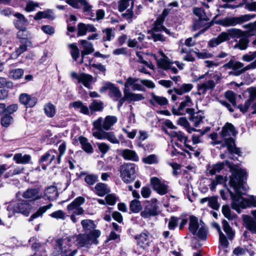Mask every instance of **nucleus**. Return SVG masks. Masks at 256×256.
<instances>
[{
	"instance_id": "1",
	"label": "nucleus",
	"mask_w": 256,
	"mask_h": 256,
	"mask_svg": "<svg viewBox=\"0 0 256 256\" xmlns=\"http://www.w3.org/2000/svg\"><path fill=\"white\" fill-rule=\"evenodd\" d=\"M101 232L99 230H94L88 234H79L65 238L58 239L56 241L52 256H74L76 250L71 252V244H74L79 248L91 245L98 244V238L100 236Z\"/></svg>"
},
{
	"instance_id": "2",
	"label": "nucleus",
	"mask_w": 256,
	"mask_h": 256,
	"mask_svg": "<svg viewBox=\"0 0 256 256\" xmlns=\"http://www.w3.org/2000/svg\"><path fill=\"white\" fill-rule=\"evenodd\" d=\"M246 179V173L245 170L238 168L232 172L230 180V184L233 188L236 194L228 190L232 200V207L238 213H240V208H245L250 206L256 207V200L254 196H250L248 199L241 196L242 193L240 192L243 189L244 183Z\"/></svg>"
},
{
	"instance_id": "3",
	"label": "nucleus",
	"mask_w": 256,
	"mask_h": 256,
	"mask_svg": "<svg viewBox=\"0 0 256 256\" xmlns=\"http://www.w3.org/2000/svg\"><path fill=\"white\" fill-rule=\"evenodd\" d=\"M236 134L234 126L230 123L227 122L223 126L221 132V136L224 138V143L227 146L228 150L230 152H234L239 154L240 150L235 146L234 140L232 138H226L227 136H235Z\"/></svg>"
},
{
	"instance_id": "4",
	"label": "nucleus",
	"mask_w": 256,
	"mask_h": 256,
	"mask_svg": "<svg viewBox=\"0 0 256 256\" xmlns=\"http://www.w3.org/2000/svg\"><path fill=\"white\" fill-rule=\"evenodd\" d=\"M222 68L225 70H232L228 72L229 75L238 76L247 70L256 68V59L246 66L240 62L230 60L222 66Z\"/></svg>"
},
{
	"instance_id": "5",
	"label": "nucleus",
	"mask_w": 256,
	"mask_h": 256,
	"mask_svg": "<svg viewBox=\"0 0 256 256\" xmlns=\"http://www.w3.org/2000/svg\"><path fill=\"white\" fill-rule=\"evenodd\" d=\"M245 35V32L240 29L232 28L226 32H222L217 38L212 39L208 42L210 47H215L221 43L232 38H238Z\"/></svg>"
},
{
	"instance_id": "6",
	"label": "nucleus",
	"mask_w": 256,
	"mask_h": 256,
	"mask_svg": "<svg viewBox=\"0 0 256 256\" xmlns=\"http://www.w3.org/2000/svg\"><path fill=\"white\" fill-rule=\"evenodd\" d=\"M163 19L162 18H158L154 22V26L151 30L148 32V36L146 38L148 40H152L154 42L158 41L164 42L166 38L162 34V32L169 34L170 30L162 26Z\"/></svg>"
},
{
	"instance_id": "7",
	"label": "nucleus",
	"mask_w": 256,
	"mask_h": 256,
	"mask_svg": "<svg viewBox=\"0 0 256 256\" xmlns=\"http://www.w3.org/2000/svg\"><path fill=\"white\" fill-rule=\"evenodd\" d=\"M66 150V144L62 142L58 146V152L55 150H48L45 154L42 156L40 162H46V164H50L54 162V164H60L62 156L65 154Z\"/></svg>"
},
{
	"instance_id": "8",
	"label": "nucleus",
	"mask_w": 256,
	"mask_h": 256,
	"mask_svg": "<svg viewBox=\"0 0 256 256\" xmlns=\"http://www.w3.org/2000/svg\"><path fill=\"white\" fill-rule=\"evenodd\" d=\"M188 230L200 239H204L206 236L207 231L204 222L194 216H190Z\"/></svg>"
},
{
	"instance_id": "9",
	"label": "nucleus",
	"mask_w": 256,
	"mask_h": 256,
	"mask_svg": "<svg viewBox=\"0 0 256 256\" xmlns=\"http://www.w3.org/2000/svg\"><path fill=\"white\" fill-rule=\"evenodd\" d=\"M136 166L133 163H124L120 166V176L122 181L129 184L133 182L136 178Z\"/></svg>"
},
{
	"instance_id": "10",
	"label": "nucleus",
	"mask_w": 256,
	"mask_h": 256,
	"mask_svg": "<svg viewBox=\"0 0 256 256\" xmlns=\"http://www.w3.org/2000/svg\"><path fill=\"white\" fill-rule=\"evenodd\" d=\"M32 208L31 206L26 202H12L8 204L7 207L8 216L11 218L16 213H20L28 216Z\"/></svg>"
},
{
	"instance_id": "11",
	"label": "nucleus",
	"mask_w": 256,
	"mask_h": 256,
	"mask_svg": "<svg viewBox=\"0 0 256 256\" xmlns=\"http://www.w3.org/2000/svg\"><path fill=\"white\" fill-rule=\"evenodd\" d=\"M256 16V14H246L238 17H226L220 20L218 24L225 27L234 26L248 22Z\"/></svg>"
},
{
	"instance_id": "12",
	"label": "nucleus",
	"mask_w": 256,
	"mask_h": 256,
	"mask_svg": "<svg viewBox=\"0 0 256 256\" xmlns=\"http://www.w3.org/2000/svg\"><path fill=\"white\" fill-rule=\"evenodd\" d=\"M106 90H108L109 96L114 101H118L122 96L120 88L110 82H104L102 86L100 89V92L102 93Z\"/></svg>"
},
{
	"instance_id": "13",
	"label": "nucleus",
	"mask_w": 256,
	"mask_h": 256,
	"mask_svg": "<svg viewBox=\"0 0 256 256\" xmlns=\"http://www.w3.org/2000/svg\"><path fill=\"white\" fill-rule=\"evenodd\" d=\"M182 102L180 103L177 108H172V113L175 116L184 115L186 113V109L188 107L192 106L194 105L190 97L186 95L182 98Z\"/></svg>"
},
{
	"instance_id": "14",
	"label": "nucleus",
	"mask_w": 256,
	"mask_h": 256,
	"mask_svg": "<svg viewBox=\"0 0 256 256\" xmlns=\"http://www.w3.org/2000/svg\"><path fill=\"white\" fill-rule=\"evenodd\" d=\"M85 202V199L82 196H78L75 198L70 204L68 205L66 208L69 212L76 215H80L84 213L83 208L80 206Z\"/></svg>"
},
{
	"instance_id": "15",
	"label": "nucleus",
	"mask_w": 256,
	"mask_h": 256,
	"mask_svg": "<svg viewBox=\"0 0 256 256\" xmlns=\"http://www.w3.org/2000/svg\"><path fill=\"white\" fill-rule=\"evenodd\" d=\"M70 76L72 78L77 80L78 83H82L87 88H90L94 79L92 75L84 72L78 74L76 72H72L70 74Z\"/></svg>"
},
{
	"instance_id": "16",
	"label": "nucleus",
	"mask_w": 256,
	"mask_h": 256,
	"mask_svg": "<svg viewBox=\"0 0 256 256\" xmlns=\"http://www.w3.org/2000/svg\"><path fill=\"white\" fill-rule=\"evenodd\" d=\"M94 136L100 140H107L113 144H119L120 141L113 132L98 131L94 133Z\"/></svg>"
},
{
	"instance_id": "17",
	"label": "nucleus",
	"mask_w": 256,
	"mask_h": 256,
	"mask_svg": "<svg viewBox=\"0 0 256 256\" xmlns=\"http://www.w3.org/2000/svg\"><path fill=\"white\" fill-rule=\"evenodd\" d=\"M140 80L137 78L132 77L128 78L124 83V90H130V89L131 88L133 90L144 91V87L141 84L138 82Z\"/></svg>"
},
{
	"instance_id": "18",
	"label": "nucleus",
	"mask_w": 256,
	"mask_h": 256,
	"mask_svg": "<svg viewBox=\"0 0 256 256\" xmlns=\"http://www.w3.org/2000/svg\"><path fill=\"white\" fill-rule=\"evenodd\" d=\"M152 186L158 194L161 195L165 194L167 192L168 186L156 177L150 178Z\"/></svg>"
},
{
	"instance_id": "19",
	"label": "nucleus",
	"mask_w": 256,
	"mask_h": 256,
	"mask_svg": "<svg viewBox=\"0 0 256 256\" xmlns=\"http://www.w3.org/2000/svg\"><path fill=\"white\" fill-rule=\"evenodd\" d=\"M216 84L212 80H208L206 82L199 84L198 86V92L194 93V94L200 96L202 98L208 90H212L215 86Z\"/></svg>"
},
{
	"instance_id": "20",
	"label": "nucleus",
	"mask_w": 256,
	"mask_h": 256,
	"mask_svg": "<svg viewBox=\"0 0 256 256\" xmlns=\"http://www.w3.org/2000/svg\"><path fill=\"white\" fill-rule=\"evenodd\" d=\"M14 16L16 18L14 20V24L15 27L19 30L25 31L26 26L28 24V20L23 14L19 12L15 13Z\"/></svg>"
},
{
	"instance_id": "21",
	"label": "nucleus",
	"mask_w": 256,
	"mask_h": 256,
	"mask_svg": "<svg viewBox=\"0 0 256 256\" xmlns=\"http://www.w3.org/2000/svg\"><path fill=\"white\" fill-rule=\"evenodd\" d=\"M149 102L153 106H164L168 104V100L162 96L156 95L154 92L150 94Z\"/></svg>"
},
{
	"instance_id": "22",
	"label": "nucleus",
	"mask_w": 256,
	"mask_h": 256,
	"mask_svg": "<svg viewBox=\"0 0 256 256\" xmlns=\"http://www.w3.org/2000/svg\"><path fill=\"white\" fill-rule=\"evenodd\" d=\"M22 196L31 201H36L42 197V194L38 188H29L24 192Z\"/></svg>"
},
{
	"instance_id": "23",
	"label": "nucleus",
	"mask_w": 256,
	"mask_h": 256,
	"mask_svg": "<svg viewBox=\"0 0 256 256\" xmlns=\"http://www.w3.org/2000/svg\"><path fill=\"white\" fill-rule=\"evenodd\" d=\"M186 113L190 115V120L198 127L202 122L204 116L201 112H194V108H187Z\"/></svg>"
},
{
	"instance_id": "24",
	"label": "nucleus",
	"mask_w": 256,
	"mask_h": 256,
	"mask_svg": "<svg viewBox=\"0 0 256 256\" xmlns=\"http://www.w3.org/2000/svg\"><path fill=\"white\" fill-rule=\"evenodd\" d=\"M170 136L172 139H176L180 142H184L185 146L190 150H194L192 146L187 144L188 141V137L186 136L184 134L180 131H172L170 134Z\"/></svg>"
},
{
	"instance_id": "25",
	"label": "nucleus",
	"mask_w": 256,
	"mask_h": 256,
	"mask_svg": "<svg viewBox=\"0 0 256 256\" xmlns=\"http://www.w3.org/2000/svg\"><path fill=\"white\" fill-rule=\"evenodd\" d=\"M19 99L21 104L28 107H33L35 106L37 102L36 98L32 97L26 93L21 94Z\"/></svg>"
},
{
	"instance_id": "26",
	"label": "nucleus",
	"mask_w": 256,
	"mask_h": 256,
	"mask_svg": "<svg viewBox=\"0 0 256 256\" xmlns=\"http://www.w3.org/2000/svg\"><path fill=\"white\" fill-rule=\"evenodd\" d=\"M242 219L246 229L252 234H256V222L254 220L248 215H243Z\"/></svg>"
},
{
	"instance_id": "27",
	"label": "nucleus",
	"mask_w": 256,
	"mask_h": 256,
	"mask_svg": "<svg viewBox=\"0 0 256 256\" xmlns=\"http://www.w3.org/2000/svg\"><path fill=\"white\" fill-rule=\"evenodd\" d=\"M120 154L126 160L138 162L139 160L136 153L129 149H124L120 150Z\"/></svg>"
},
{
	"instance_id": "28",
	"label": "nucleus",
	"mask_w": 256,
	"mask_h": 256,
	"mask_svg": "<svg viewBox=\"0 0 256 256\" xmlns=\"http://www.w3.org/2000/svg\"><path fill=\"white\" fill-rule=\"evenodd\" d=\"M70 106L78 110L81 113L90 115V112L88 107L84 105L81 101L78 100L70 104Z\"/></svg>"
},
{
	"instance_id": "29",
	"label": "nucleus",
	"mask_w": 256,
	"mask_h": 256,
	"mask_svg": "<svg viewBox=\"0 0 256 256\" xmlns=\"http://www.w3.org/2000/svg\"><path fill=\"white\" fill-rule=\"evenodd\" d=\"M54 18L55 16L53 11L49 9L44 11L38 12L34 17L35 20H38L42 18H48L52 20Z\"/></svg>"
},
{
	"instance_id": "30",
	"label": "nucleus",
	"mask_w": 256,
	"mask_h": 256,
	"mask_svg": "<svg viewBox=\"0 0 256 256\" xmlns=\"http://www.w3.org/2000/svg\"><path fill=\"white\" fill-rule=\"evenodd\" d=\"M194 88L192 84H183L178 88H174V92L177 95L182 96L189 92Z\"/></svg>"
},
{
	"instance_id": "31",
	"label": "nucleus",
	"mask_w": 256,
	"mask_h": 256,
	"mask_svg": "<svg viewBox=\"0 0 256 256\" xmlns=\"http://www.w3.org/2000/svg\"><path fill=\"white\" fill-rule=\"evenodd\" d=\"M118 121V118L114 116H107L104 119L102 123V128L105 130H108L111 127Z\"/></svg>"
},
{
	"instance_id": "32",
	"label": "nucleus",
	"mask_w": 256,
	"mask_h": 256,
	"mask_svg": "<svg viewBox=\"0 0 256 256\" xmlns=\"http://www.w3.org/2000/svg\"><path fill=\"white\" fill-rule=\"evenodd\" d=\"M123 92L126 100L129 101L137 102L144 98V96L140 94H135L127 90H123Z\"/></svg>"
},
{
	"instance_id": "33",
	"label": "nucleus",
	"mask_w": 256,
	"mask_h": 256,
	"mask_svg": "<svg viewBox=\"0 0 256 256\" xmlns=\"http://www.w3.org/2000/svg\"><path fill=\"white\" fill-rule=\"evenodd\" d=\"M138 243L142 247L148 246L150 244V238L148 232H142L138 236Z\"/></svg>"
},
{
	"instance_id": "34",
	"label": "nucleus",
	"mask_w": 256,
	"mask_h": 256,
	"mask_svg": "<svg viewBox=\"0 0 256 256\" xmlns=\"http://www.w3.org/2000/svg\"><path fill=\"white\" fill-rule=\"evenodd\" d=\"M219 242L220 246L223 247L224 249L220 250L218 254L220 256H226L227 251L225 248L228 247L229 243L225 235L222 232L219 233Z\"/></svg>"
},
{
	"instance_id": "35",
	"label": "nucleus",
	"mask_w": 256,
	"mask_h": 256,
	"mask_svg": "<svg viewBox=\"0 0 256 256\" xmlns=\"http://www.w3.org/2000/svg\"><path fill=\"white\" fill-rule=\"evenodd\" d=\"M81 224L84 232L86 233H89L90 232L96 230L94 228L96 225L94 220L89 219H86L82 220Z\"/></svg>"
},
{
	"instance_id": "36",
	"label": "nucleus",
	"mask_w": 256,
	"mask_h": 256,
	"mask_svg": "<svg viewBox=\"0 0 256 256\" xmlns=\"http://www.w3.org/2000/svg\"><path fill=\"white\" fill-rule=\"evenodd\" d=\"M45 196L50 200L53 201L55 200L58 196V192L57 188L54 186H50L48 187L45 190Z\"/></svg>"
},
{
	"instance_id": "37",
	"label": "nucleus",
	"mask_w": 256,
	"mask_h": 256,
	"mask_svg": "<svg viewBox=\"0 0 256 256\" xmlns=\"http://www.w3.org/2000/svg\"><path fill=\"white\" fill-rule=\"evenodd\" d=\"M94 189L96 194L100 196H103L110 192L106 184L102 182L97 184Z\"/></svg>"
},
{
	"instance_id": "38",
	"label": "nucleus",
	"mask_w": 256,
	"mask_h": 256,
	"mask_svg": "<svg viewBox=\"0 0 256 256\" xmlns=\"http://www.w3.org/2000/svg\"><path fill=\"white\" fill-rule=\"evenodd\" d=\"M31 159V156L29 154L22 155L20 153L14 154L13 158V160L16 162V164H26L29 162Z\"/></svg>"
},
{
	"instance_id": "39",
	"label": "nucleus",
	"mask_w": 256,
	"mask_h": 256,
	"mask_svg": "<svg viewBox=\"0 0 256 256\" xmlns=\"http://www.w3.org/2000/svg\"><path fill=\"white\" fill-rule=\"evenodd\" d=\"M80 44L82 45L83 50L81 52L82 55H86L90 54L94 52L92 44L86 40H81Z\"/></svg>"
},
{
	"instance_id": "40",
	"label": "nucleus",
	"mask_w": 256,
	"mask_h": 256,
	"mask_svg": "<svg viewBox=\"0 0 256 256\" xmlns=\"http://www.w3.org/2000/svg\"><path fill=\"white\" fill-rule=\"evenodd\" d=\"M52 204L50 203L48 204L40 207L38 210L31 216L30 220H32L34 219L42 216L52 206Z\"/></svg>"
},
{
	"instance_id": "41",
	"label": "nucleus",
	"mask_w": 256,
	"mask_h": 256,
	"mask_svg": "<svg viewBox=\"0 0 256 256\" xmlns=\"http://www.w3.org/2000/svg\"><path fill=\"white\" fill-rule=\"evenodd\" d=\"M78 140L82 145V148L87 153H92L93 152V148L92 144L88 142L86 138L80 136Z\"/></svg>"
},
{
	"instance_id": "42",
	"label": "nucleus",
	"mask_w": 256,
	"mask_h": 256,
	"mask_svg": "<svg viewBox=\"0 0 256 256\" xmlns=\"http://www.w3.org/2000/svg\"><path fill=\"white\" fill-rule=\"evenodd\" d=\"M154 58L157 62L158 66L160 68L164 69V70H168L169 65L173 64V62L170 61L168 57L157 59L156 56L154 55Z\"/></svg>"
},
{
	"instance_id": "43",
	"label": "nucleus",
	"mask_w": 256,
	"mask_h": 256,
	"mask_svg": "<svg viewBox=\"0 0 256 256\" xmlns=\"http://www.w3.org/2000/svg\"><path fill=\"white\" fill-rule=\"evenodd\" d=\"M32 248L35 250L33 256H46V252L44 247L40 246L38 242H35L32 245Z\"/></svg>"
},
{
	"instance_id": "44",
	"label": "nucleus",
	"mask_w": 256,
	"mask_h": 256,
	"mask_svg": "<svg viewBox=\"0 0 256 256\" xmlns=\"http://www.w3.org/2000/svg\"><path fill=\"white\" fill-rule=\"evenodd\" d=\"M249 42L250 40L248 38L244 36L240 38L238 42L234 45V48H238L240 50H244L248 48Z\"/></svg>"
},
{
	"instance_id": "45",
	"label": "nucleus",
	"mask_w": 256,
	"mask_h": 256,
	"mask_svg": "<svg viewBox=\"0 0 256 256\" xmlns=\"http://www.w3.org/2000/svg\"><path fill=\"white\" fill-rule=\"evenodd\" d=\"M223 230L227 234L228 239L232 240L234 236V232L230 226L228 222L226 220H223L222 222Z\"/></svg>"
},
{
	"instance_id": "46",
	"label": "nucleus",
	"mask_w": 256,
	"mask_h": 256,
	"mask_svg": "<svg viewBox=\"0 0 256 256\" xmlns=\"http://www.w3.org/2000/svg\"><path fill=\"white\" fill-rule=\"evenodd\" d=\"M142 162L148 164H158L159 162L158 156L154 154H152L142 158Z\"/></svg>"
},
{
	"instance_id": "47",
	"label": "nucleus",
	"mask_w": 256,
	"mask_h": 256,
	"mask_svg": "<svg viewBox=\"0 0 256 256\" xmlns=\"http://www.w3.org/2000/svg\"><path fill=\"white\" fill-rule=\"evenodd\" d=\"M130 5V8H133L134 2L132 0H120L118 3V10L123 12Z\"/></svg>"
},
{
	"instance_id": "48",
	"label": "nucleus",
	"mask_w": 256,
	"mask_h": 256,
	"mask_svg": "<svg viewBox=\"0 0 256 256\" xmlns=\"http://www.w3.org/2000/svg\"><path fill=\"white\" fill-rule=\"evenodd\" d=\"M103 122V118L102 117H100L92 122L93 128L92 129V134L93 136L94 132L98 131H104L102 130Z\"/></svg>"
},
{
	"instance_id": "49",
	"label": "nucleus",
	"mask_w": 256,
	"mask_h": 256,
	"mask_svg": "<svg viewBox=\"0 0 256 256\" xmlns=\"http://www.w3.org/2000/svg\"><path fill=\"white\" fill-rule=\"evenodd\" d=\"M90 112H98L102 110L103 108V103L98 100H94L89 106Z\"/></svg>"
},
{
	"instance_id": "50",
	"label": "nucleus",
	"mask_w": 256,
	"mask_h": 256,
	"mask_svg": "<svg viewBox=\"0 0 256 256\" xmlns=\"http://www.w3.org/2000/svg\"><path fill=\"white\" fill-rule=\"evenodd\" d=\"M27 50V45L25 44H23L17 48L15 52H13L10 56V58L16 59L18 58L22 54L26 51Z\"/></svg>"
},
{
	"instance_id": "51",
	"label": "nucleus",
	"mask_w": 256,
	"mask_h": 256,
	"mask_svg": "<svg viewBox=\"0 0 256 256\" xmlns=\"http://www.w3.org/2000/svg\"><path fill=\"white\" fill-rule=\"evenodd\" d=\"M24 168L20 166H16L13 169L10 170L4 174L6 178L12 177L14 176L20 174L23 172Z\"/></svg>"
},
{
	"instance_id": "52",
	"label": "nucleus",
	"mask_w": 256,
	"mask_h": 256,
	"mask_svg": "<svg viewBox=\"0 0 256 256\" xmlns=\"http://www.w3.org/2000/svg\"><path fill=\"white\" fill-rule=\"evenodd\" d=\"M130 208L134 213L138 212L142 209L140 202L137 200H132L130 203Z\"/></svg>"
},
{
	"instance_id": "53",
	"label": "nucleus",
	"mask_w": 256,
	"mask_h": 256,
	"mask_svg": "<svg viewBox=\"0 0 256 256\" xmlns=\"http://www.w3.org/2000/svg\"><path fill=\"white\" fill-rule=\"evenodd\" d=\"M44 110L46 115L48 117L52 118L56 114L55 106L51 103H48L46 104Z\"/></svg>"
},
{
	"instance_id": "54",
	"label": "nucleus",
	"mask_w": 256,
	"mask_h": 256,
	"mask_svg": "<svg viewBox=\"0 0 256 256\" xmlns=\"http://www.w3.org/2000/svg\"><path fill=\"white\" fill-rule=\"evenodd\" d=\"M222 212L224 216L228 220H233L236 218V216L235 214H232L231 210L228 206H223L222 207Z\"/></svg>"
},
{
	"instance_id": "55",
	"label": "nucleus",
	"mask_w": 256,
	"mask_h": 256,
	"mask_svg": "<svg viewBox=\"0 0 256 256\" xmlns=\"http://www.w3.org/2000/svg\"><path fill=\"white\" fill-rule=\"evenodd\" d=\"M224 162H220L212 165L209 168H208V170L210 174L214 175L217 172H220V171L224 168Z\"/></svg>"
},
{
	"instance_id": "56",
	"label": "nucleus",
	"mask_w": 256,
	"mask_h": 256,
	"mask_svg": "<svg viewBox=\"0 0 256 256\" xmlns=\"http://www.w3.org/2000/svg\"><path fill=\"white\" fill-rule=\"evenodd\" d=\"M102 32L104 34L102 38L104 41H110L114 38V32L112 28H106L104 29Z\"/></svg>"
},
{
	"instance_id": "57",
	"label": "nucleus",
	"mask_w": 256,
	"mask_h": 256,
	"mask_svg": "<svg viewBox=\"0 0 256 256\" xmlns=\"http://www.w3.org/2000/svg\"><path fill=\"white\" fill-rule=\"evenodd\" d=\"M224 178L222 176H217L214 180H213L210 185V190L212 191H214L216 186L220 184H222L224 182Z\"/></svg>"
},
{
	"instance_id": "58",
	"label": "nucleus",
	"mask_w": 256,
	"mask_h": 256,
	"mask_svg": "<svg viewBox=\"0 0 256 256\" xmlns=\"http://www.w3.org/2000/svg\"><path fill=\"white\" fill-rule=\"evenodd\" d=\"M242 28L246 29L247 33L251 36L256 34V21L244 24Z\"/></svg>"
},
{
	"instance_id": "59",
	"label": "nucleus",
	"mask_w": 256,
	"mask_h": 256,
	"mask_svg": "<svg viewBox=\"0 0 256 256\" xmlns=\"http://www.w3.org/2000/svg\"><path fill=\"white\" fill-rule=\"evenodd\" d=\"M178 3L177 1H174L170 3L167 6V8H164L162 12V16L158 18H162L163 22L164 21V18L170 12V7H178Z\"/></svg>"
},
{
	"instance_id": "60",
	"label": "nucleus",
	"mask_w": 256,
	"mask_h": 256,
	"mask_svg": "<svg viewBox=\"0 0 256 256\" xmlns=\"http://www.w3.org/2000/svg\"><path fill=\"white\" fill-rule=\"evenodd\" d=\"M157 200L156 199H152L151 201L148 202L146 206V208L150 212L154 211L152 214L155 216L157 214L158 206L156 204Z\"/></svg>"
},
{
	"instance_id": "61",
	"label": "nucleus",
	"mask_w": 256,
	"mask_h": 256,
	"mask_svg": "<svg viewBox=\"0 0 256 256\" xmlns=\"http://www.w3.org/2000/svg\"><path fill=\"white\" fill-rule=\"evenodd\" d=\"M192 11L194 14L198 17L199 20H208L204 10L202 8H194Z\"/></svg>"
},
{
	"instance_id": "62",
	"label": "nucleus",
	"mask_w": 256,
	"mask_h": 256,
	"mask_svg": "<svg viewBox=\"0 0 256 256\" xmlns=\"http://www.w3.org/2000/svg\"><path fill=\"white\" fill-rule=\"evenodd\" d=\"M98 180V176L94 174L86 175L84 178L85 182L88 185H94Z\"/></svg>"
},
{
	"instance_id": "63",
	"label": "nucleus",
	"mask_w": 256,
	"mask_h": 256,
	"mask_svg": "<svg viewBox=\"0 0 256 256\" xmlns=\"http://www.w3.org/2000/svg\"><path fill=\"white\" fill-rule=\"evenodd\" d=\"M69 48L71 49L70 54L72 58L76 60L80 56V52L77 46L74 44H70Z\"/></svg>"
},
{
	"instance_id": "64",
	"label": "nucleus",
	"mask_w": 256,
	"mask_h": 256,
	"mask_svg": "<svg viewBox=\"0 0 256 256\" xmlns=\"http://www.w3.org/2000/svg\"><path fill=\"white\" fill-rule=\"evenodd\" d=\"M23 74L24 71L20 68L13 70L10 72V76L14 79L20 78Z\"/></svg>"
}]
</instances>
